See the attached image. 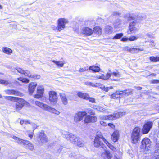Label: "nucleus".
Listing matches in <instances>:
<instances>
[{
  "mask_svg": "<svg viewBox=\"0 0 159 159\" xmlns=\"http://www.w3.org/2000/svg\"><path fill=\"white\" fill-rule=\"evenodd\" d=\"M62 135L67 140L78 146L81 147L84 145V142L81 138L72 133L64 131L62 132Z\"/></svg>",
  "mask_w": 159,
  "mask_h": 159,
  "instance_id": "f257e3e1",
  "label": "nucleus"
},
{
  "mask_svg": "<svg viewBox=\"0 0 159 159\" xmlns=\"http://www.w3.org/2000/svg\"><path fill=\"white\" fill-rule=\"evenodd\" d=\"M105 139L103 137L102 134L100 132H97L96 137H95L94 145L95 147H98L100 146L104 148V146L102 142L104 139Z\"/></svg>",
  "mask_w": 159,
  "mask_h": 159,
  "instance_id": "f03ea898",
  "label": "nucleus"
},
{
  "mask_svg": "<svg viewBox=\"0 0 159 159\" xmlns=\"http://www.w3.org/2000/svg\"><path fill=\"white\" fill-rule=\"evenodd\" d=\"M140 129L136 127L134 129L131 135V139L133 143H136L140 139Z\"/></svg>",
  "mask_w": 159,
  "mask_h": 159,
  "instance_id": "7ed1b4c3",
  "label": "nucleus"
},
{
  "mask_svg": "<svg viewBox=\"0 0 159 159\" xmlns=\"http://www.w3.org/2000/svg\"><path fill=\"white\" fill-rule=\"evenodd\" d=\"M85 84L86 85L92 87H99L101 89L106 92H108L110 89H113L112 86L106 87L99 83H93L89 81L85 82Z\"/></svg>",
  "mask_w": 159,
  "mask_h": 159,
  "instance_id": "20e7f679",
  "label": "nucleus"
},
{
  "mask_svg": "<svg viewBox=\"0 0 159 159\" xmlns=\"http://www.w3.org/2000/svg\"><path fill=\"white\" fill-rule=\"evenodd\" d=\"M139 26V23L137 21H134L130 23L129 25L128 33L130 34L135 33L138 31Z\"/></svg>",
  "mask_w": 159,
  "mask_h": 159,
  "instance_id": "39448f33",
  "label": "nucleus"
},
{
  "mask_svg": "<svg viewBox=\"0 0 159 159\" xmlns=\"http://www.w3.org/2000/svg\"><path fill=\"white\" fill-rule=\"evenodd\" d=\"M49 100L51 104L55 105L57 103L58 97L57 93L54 91H50L49 92Z\"/></svg>",
  "mask_w": 159,
  "mask_h": 159,
  "instance_id": "423d86ee",
  "label": "nucleus"
},
{
  "mask_svg": "<svg viewBox=\"0 0 159 159\" xmlns=\"http://www.w3.org/2000/svg\"><path fill=\"white\" fill-rule=\"evenodd\" d=\"M87 113L85 112H79L76 113L74 116V120L78 122L82 120L84 117L86 115Z\"/></svg>",
  "mask_w": 159,
  "mask_h": 159,
  "instance_id": "0eeeda50",
  "label": "nucleus"
},
{
  "mask_svg": "<svg viewBox=\"0 0 159 159\" xmlns=\"http://www.w3.org/2000/svg\"><path fill=\"white\" fill-rule=\"evenodd\" d=\"M15 105V109L17 111L21 110L25 104L26 102L23 99L18 98Z\"/></svg>",
  "mask_w": 159,
  "mask_h": 159,
  "instance_id": "6e6552de",
  "label": "nucleus"
},
{
  "mask_svg": "<svg viewBox=\"0 0 159 159\" xmlns=\"http://www.w3.org/2000/svg\"><path fill=\"white\" fill-rule=\"evenodd\" d=\"M153 123L152 122L148 121L146 122L144 125L142 129L143 134H146L149 132L152 128Z\"/></svg>",
  "mask_w": 159,
  "mask_h": 159,
  "instance_id": "1a4fd4ad",
  "label": "nucleus"
},
{
  "mask_svg": "<svg viewBox=\"0 0 159 159\" xmlns=\"http://www.w3.org/2000/svg\"><path fill=\"white\" fill-rule=\"evenodd\" d=\"M67 20L64 18L59 19L58 20V29L61 31L64 29L65 27V25L68 23Z\"/></svg>",
  "mask_w": 159,
  "mask_h": 159,
  "instance_id": "9d476101",
  "label": "nucleus"
},
{
  "mask_svg": "<svg viewBox=\"0 0 159 159\" xmlns=\"http://www.w3.org/2000/svg\"><path fill=\"white\" fill-rule=\"evenodd\" d=\"M150 145L151 141L149 139L145 138L142 140L141 146L142 148H146L147 149H148Z\"/></svg>",
  "mask_w": 159,
  "mask_h": 159,
  "instance_id": "9b49d317",
  "label": "nucleus"
},
{
  "mask_svg": "<svg viewBox=\"0 0 159 159\" xmlns=\"http://www.w3.org/2000/svg\"><path fill=\"white\" fill-rule=\"evenodd\" d=\"M39 140L38 141L39 143L40 144L42 145L46 143L48 141V139L46 135L44 134V132L43 131L39 133Z\"/></svg>",
  "mask_w": 159,
  "mask_h": 159,
  "instance_id": "f8f14e48",
  "label": "nucleus"
},
{
  "mask_svg": "<svg viewBox=\"0 0 159 159\" xmlns=\"http://www.w3.org/2000/svg\"><path fill=\"white\" fill-rule=\"evenodd\" d=\"M93 33L92 30L87 27H84L81 30V33L85 36H89L91 35Z\"/></svg>",
  "mask_w": 159,
  "mask_h": 159,
  "instance_id": "ddd939ff",
  "label": "nucleus"
},
{
  "mask_svg": "<svg viewBox=\"0 0 159 159\" xmlns=\"http://www.w3.org/2000/svg\"><path fill=\"white\" fill-rule=\"evenodd\" d=\"M37 84L35 82H32L29 84L28 90L29 94L32 95L34 92Z\"/></svg>",
  "mask_w": 159,
  "mask_h": 159,
  "instance_id": "4468645a",
  "label": "nucleus"
},
{
  "mask_svg": "<svg viewBox=\"0 0 159 159\" xmlns=\"http://www.w3.org/2000/svg\"><path fill=\"white\" fill-rule=\"evenodd\" d=\"M35 103L36 105L43 110L45 111L48 110V109L49 108V105L39 101H36L35 102Z\"/></svg>",
  "mask_w": 159,
  "mask_h": 159,
  "instance_id": "2eb2a0df",
  "label": "nucleus"
},
{
  "mask_svg": "<svg viewBox=\"0 0 159 159\" xmlns=\"http://www.w3.org/2000/svg\"><path fill=\"white\" fill-rule=\"evenodd\" d=\"M4 92L6 94L8 95H14L19 96H21L22 95V93L20 92L14 90H6Z\"/></svg>",
  "mask_w": 159,
  "mask_h": 159,
  "instance_id": "dca6fc26",
  "label": "nucleus"
},
{
  "mask_svg": "<svg viewBox=\"0 0 159 159\" xmlns=\"http://www.w3.org/2000/svg\"><path fill=\"white\" fill-rule=\"evenodd\" d=\"M119 137V132L117 130L115 131L111 136V139L113 142H116L118 141Z\"/></svg>",
  "mask_w": 159,
  "mask_h": 159,
  "instance_id": "f3484780",
  "label": "nucleus"
},
{
  "mask_svg": "<svg viewBox=\"0 0 159 159\" xmlns=\"http://www.w3.org/2000/svg\"><path fill=\"white\" fill-rule=\"evenodd\" d=\"M101 157L104 159H111L112 157V155L109 151L105 150L102 153Z\"/></svg>",
  "mask_w": 159,
  "mask_h": 159,
  "instance_id": "a211bd4d",
  "label": "nucleus"
},
{
  "mask_svg": "<svg viewBox=\"0 0 159 159\" xmlns=\"http://www.w3.org/2000/svg\"><path fill=\"white\" fill-rule=\"evenodd\" d=\"M126 114V113L125 112H119L116 113L115 114H113V115H111L110 116L112 117L113 118L112 120H114L115 119L118 118L122 117L123 116L125 115Z\"/></svg>",
  "mask_w": 159,
  "mask_h": 159,
  "instance_id": "6ab92c4d",
  "label": "nucleus"
},
{
  "mask_svg": "<svg viewBox=\"0 0 159 159\" xmlns=\"http://www.w3.org/2000/svg\"><path fill=\"white\" fill-rule=\"evenodd\" d=\"M92 107L94 109H96L100 112L107 113L108 111L106 109L100 106L93 105Z\"/></svg>",
  "mask_w": 159,
  "mask_h": 159,
  "instance_id": "aec40b11",
  "label": "nucleus"
},
{
  "mask_svg": "<svg viewBox=\"0 0 159 159\" xmlns=\"http://www.w3.org/2000/svg\"><path fill=\"white\" fill-rule=\"evenodd\" d=\"M60 95L63 104L66 105L68 103V100L64 93H60Z\"/></svg>",
  "mask_w": 159,
  "mask_h": 159,
  "instance_id": "412c9836",
  "label": "nucleus"
},
{
  "mask_svg": "<svg viewBox=\"0 0 159 159\" xmlns=\"http://www.w3.org/2000/svg\"><path fill=\"white\" fill-rule=\"evenodd\" d=\"M24 147L26 148L29 149L30 150H33L34 148V147L33 144L29 141H27L25 143Z\"/></svg>",
  "mask_w": 159,
  "mask_h": 159,
  "instance_id": "4be33fe9",
  "label": "nucleus"
},
{
  "mask_svg": "<svg viewBox=\"0 0 159 159\" xmlns=\"http://www.w3.org/2000/svg\"><path fill=\"white\" fill-rule=\"evenodd\" d=\"M12 138L18 143L23 145L24 146L25 144V143L27 141V140H23L15 136H13Z\"/></svg>",
  "mask_w": 159,
  "mask_h": 159,
  "instance_id": "5701e85b",
  "label": "nucleus"
},
{
  "mask_svg": "<svg viewBox=\"0 0 159 159\" xmlns=\"http://www.w3.org/2000/svg\"><path fill=\"white\" fill-rule=\"evenodd\" d=\"M122 23V21L120 19H117L113 23V25L115 29L120 28Z\"/></svg>",
  "mask_w": 159,
  "mask_h": 159,
  "instance_id": "b1692460",
  "label": "nucleus"
},
{
  "mask_svg": "<svg viewBox=\"0 0 159 159\" xmlns=\"http://www.w3.org/2000/svg\"><path fill=\"white\" fill-rule=\"evenodd\" d=\"M113 28L112 27L107 25L104 29V32L106 34H111L113 32Z\"/></svg>",
  "mask_w": 159,
  "mask_h": 159,
  "instance_id": "393cba45",
  "label": "nucleus"
},
{
  "mask_svg": "<svg viewBox=\"0 0 159 159\" xmlns=\"http://www.w3.org/2000/svg\"><path fill=\"white\" fill-rule=\"evenodd\" d=\"M52 62L55 63L57 67H62L63 66L64 64L65 63L63 61H56L54 60L51 61Z\"/></svg>",
  "mask_w": 159,
  "mask_h": 159,
  "instance_id": "a878e982",
  "label": "nucleus"
},
{
  "mask_svg": "<svg viewBox=\"0 0 159 159\" xmlns=\"http://www.w3.org/2000/svg\"><path fill=\"white\" fill-rule=\"evenodd\" d=\"M77 95L80 98L85 100H87V98L89 97L88 94L80 92H78Z\"/></svg>",
  "mask_w": 159,
  "mask_h": 159,
  "instance_id": "bb28decb",
  "label": "nucleus"
},
{
  "mask_svg": "<svg viewBox=\"0 0 159 159\" xmlns=\"http://www.w3.org/2000/svg\"><path fill=\"white\" fill-rule=\"evenodd\" d=\"M123 92L121 91H116L115 93L111 95V98L115 99L117 98H120V96H122V93Z\"/></svg>",
  "mask_w": 159,
  "mask_h": 159,
  "instance_id": "cd10ccee",
  "label": "nucleus"
},
{
  "mask_svg": "<svg viewBox=\"0 0 159 159\" xmlns=\"http://www.w3.org/2000/svg\"><path fill=\"white\" fill-rule=\"evenodd\" d=\"M44 91V89L37 90V94L34 95V97L37 98H40L43 96Z\"/></svg>",
  "mask_w": 159,
  "mask_h": 159,
  "instance_id": "c85d7f7f",
  "label": "nucleus"
},
{
  "mask_svg": "<svg viewBox=\"0 0 159 159\" xmlns=\"http://www.w3.org/2000/svg\"><path fill=\"white\" fill-rule=\"evenodd\" d=\"M2 51L4 53L8 55H10L12 53V50L11 49L6 47H3Z\"/></svg>",
  "mask_w": 159,
  "mask_h": 159,
  "instance_id": "c756f323",
  "label": "nucleus"
},
{
  "mask_svg": "<svg viewBox=\"0 0 159 159\" xmlns=\"http://www.w3.org/2000/svg\"><path fill=\"white\" fill-rule=\"evenodd\" d=\"M0 84L5 85H8L11 86L12 85V83L9 80H5L0 79Z\"/></svg>",
  "mask_w": 159,
  "mask_h": 159,
  "instance_id": "7c9ffc66",
  "label": "nucleus"
},
{
  "mask_svg": "<svg viewBox=\"0 0 159 159\" xmlns=\"http://www.w3.org/2000/svg\"><path fill=\"white\" fill-rule=\"evenodd\" d=\"M93 31V33L97 34H101L102 33V30L101 28L99 27H94Z\"/></svg>",
  "mask_w": 159,
  "mask_h": 159,
  "instance_id": "2f4dec72",
  "label": "nucleus"
},
{
  "mask_svg": "<svg viewBox=\"0 0 159 159\" xmlns=\"http://www.w3.org/2000/svg\"><path fill=\"white\" fill-rule=\"evenodd\" d=\"M49 108L48 110H47L46 111H49L52 113L55 114L57 115H59L60 113V112L58 111L53 108L51 107L50 106H49Z\"/></svg>",
  "mask_w": 159,
  "mask_h": 159,
  "instance_id": "473e14b6",
  "label": "nucleus"
},
{
  "mask_svg": "<svg viewBox=\"0 0 159 159\" xmlns=\"http://www.w3.org/2000/svg\"><path fill=\"white\" fill-rule=\"evenodd\" d=\"M89 69L94 72H98L100 70L99 67L95 66H91L89 67Z\"/></svg>",
  "mask_w": 159,
  "mask_h": 159,
  "instance_id": "72a5a7b5",
  "label": "nucleus"
},
{
  "mask_svg": "<svg viewBox=\"0 0 159 159\" xmlns=\"http://www.w3.org/2000/svg\"><path fill=\"white\" fill-rule=\"evenodd\" d=\"M104 142L107 145V146L110 148L114 151H116V148L109 142H108L106 139H104Z\"/></svg>",
  "mask_w": 159,
  "mask_h": 159,
  "instance_id": "f704fd0d",
  "label": "nucleus"
},
{
  "mask_svg": "<svg viewBox=\"0 0 159 159\" xmlns=\"http://www.w3.org/2000/svg\"><path fill=\"white\" fill-rule=\"evenodd\" d=\"M121 91L123 92L122 93V96L125 95V96H128L132 93V90L129 89H127L124 91Z\"/></svg>",
  "mask_w": 159,
  "mask_h": 159,
  "instance_id": "c9c22d12",
  "label": "nucleus"
},
{
  "mask_svg": "<svg viewBox=\"0 0 159 159\" xmlns=\"http://www.w3.org/2000/svg\"><path fill=\"white\" fill-rule=\"evenodd\" d=\"M100 119L101 120H112L113 118L110 115L108 116H100Z\"/></svg>",
  "mask_w": 159,
  "mask_h": 159,
  "instance_id": "e433bc0d",
  "label": "nucleus"
},
{
  "mask_svg": "<svg viewBox=\"0 0 159 159\" xmlns=\"http://www.w3.org/2000/svg\"><path fill=\"white\" fill-rule=\"evenodd\" d=\"M18 80L21 81L22 82L25 84L28 83L29 82V80L26 78L23 77H19L17 78Z\"/></svg>",
  "mask_w": 159,
  "mask_h": 159,
  "instance_id": "4c0bfd02",
  "label": "nucleus"
},
{
  "mask_svg": "<svg viewBox=\"0 0 159 159\" xmlns=\"http://www.w3.org/2000/svg\"><path fill=\"white\" fill-rule=\"evenodd\" d=\"M5 98L7 100H9L11 101H15L18 99V98L12 96H4Z\"/></svg>",
  "mask_w": 159,
  "mask_h": 159,
  "instance_id": "58836bf2",
  "label": "nucleus"
},
{
  "mask_svg": "<svg viewBox=\"0 0 159 159\" xmlns=\"http://www.w3.org/2000/svg\"><path fill=\"white\" fill-rule=\"evenodd\" d=\"M143 48H132V50H131V53H138L139 51H143Z\"/></svg>",
  "mask_w": 159,
  "mask_h": 159,
  "instance_id": "ea45409f",
  "label": "nucleus"
},
{
  "mask_svg": "<svg viewBox=\"0 0 159 159\" xmlns=\"http://www.w3.org/2000/svg\"><path fill=\"white\" fill-rule=\"evenodd\" d=\"M149 59L152 61L154 62L159 61V57L152 56L150 57Z\"/></svg>",
  "mask_w": 159,
  "mask_h": 159,
  "instance_id": "a19ab883",
  "label": "nucleus"
},
{
  "mask_svg": "<svg viewBox=\"0 0 159 159\" xmlns=\"http://www.w3.org/2000/svg\"><path fill=\"white\" fill-rule=\"evenodd\" d=\"M124 18L127 19V20L129 21L133 19V17L129 13H127L126 14Z\"/></svg>",
  "mask_w": 159,
  "mask_h": 159,
  "instance_id": "79ce46f5",
  "label": "nucleus"
},
{
  "mask_svg": "<svg viewBox=\"0 0 159 159\" xmlns=\"http://www.w3.org/2000/svg\"><path fill=\"white\" fill-rule=\"evenodd\" d=\"M84 121L85 123H89L91 122V116L90 115H88L86 116L84 120Z\"/></svg>",
  "mask_w": 159,
  "mask_h": 159,
  "instance_id": "37998d69",
  "label": "nucleus"
},
{
  "mask_svg": "<svg viewBox=\"0 0 159 159\" xmlns=\"http://www.w3.org/2000/svg\"><path fill=\"white\" fill-rule=\"evenodd\" d=\"M123 34L122 33L117 34L112 39H119L123 36Z\"/></svg>",
  "mask_w": 159,
  "mask_h": 159,
  "instance_id": "c03bdc74",
  "label": "nucleus"
},
{
  "mask_svg": "<svg viewBox=\"0 0 159 159\" xmlns=\"http://www.w3.org/2000/svg\"><path fill=\"white\" fill-rule=\"evenodd\" d=\"M121 15V14L120 13L117 12H114L112 14L110 18L111 19L113 17H117Z\"/></svg>",
  "mask_w": 159,
  "mask_h": 159,
  "instance_id": "a18cd8bd",
  "label": "nucleus"
},
{
  "mask_svg": "<svg viewBox=\"0 0 159 159\" xmlns=\"http://www.w3.org/2000/svg\"><path fill=\"white\" fill-rule=\"evenodd\" d=\"M23 74L26 76L28 77L29 78H31L32 75L30 72L28 70L24 71Z\"/></svg>",
  "mask_w": 159,
  "mask_h": 159,
  "instance_id": "49530a36",
  "label": "nucleus"
},
{
  "mask_svg": "<svg viewBox=\"0 0 159 159\" xmlns=\"http://www.w3.org/2000/svg\"><path fill=\"white\" fill-rule=\"evenodd\" d=\"M86 111L89 114L92 115H94L95 113L94 111L91 108H88L86 109Z\"/></svg>",
  "mask_w": 159,
  "mask_h": 159,
  "instance_id": "de8ad7c7",
  "label": "nucleus"
},
{
  "mask_svg": "<svg viewBox=\"0 0 159 159\" xmlns=\"http://www.w3.org/2000/svg\"><path fill=\"white\" fill-rule=\"evenodd\" d=\"M20 123L21 125H22L23 124L27 125L28 124H30L31 123L30 122V121L29 120H20Z\"/></svg>",
  "mask_w": 159,
  "mask_h": 159,
  "instance_id": "09e8293b",
  "label": "nucleus"
},
{
  "mask_svg": "<svg viewBox=\"0 0 159 159\" xmlns=\"http://www.w3.org/2000/svg\"><path fill=\"white\" fill-rule=\"evenodd\" d=\"M41 76L40 75L37 74H32L31 78L33 79H39L40 78Z\"/></svg>",
  "mask_w": 159,
  "mask_h": 159,
  "instance_id": "8fccbe9b",
  "label": "nucleus"
},
{
  "mask_svg": "<svg viewBox=\"0 0 159 159\" xmlns=\"http://www.w3.org/2000/svg\"><path fill=\"white\" fill-rule=\"evenodd\" d=\"M15 69L17 70L18 72L23 74L25 70L22 69L21 68L19 67H16L15 68Z\"/></svg>",
  "mask_w": 159,
  "mask_h": 159,
  "instance_id": "3c124183",
  "label": "nucleus"
},
{
  "mask_svg": "<svg viewBox=\"0 0 159 159\" xmlns=\"http://www.w3.org/2000/svg\"><path fill=\"white\" fill-rule=\"evenodd\" d=\"M97 120V117L96 116H91V122H95Z\"/></svg>",
  "mask_w": 159,
  "mask_h": 159,
  "instance_id": "603ef678",
  "label": "nucleus"
},
{
  "mask_svg": "<svg viewBox=\"0 0 159 159\" xmlns=\"http://www.w3.org/2000/svg\"><path fill=\"white\" fill-rule=\"evenodd\" d=\"M87 98L86 100H89L90 102L93 103L95 102V100L94 98L90 97L89 95V97Z\"/></svg>",
  "mask_w": 159,
  "mask_h": 159,
  "instance_id": "864d4df0",
  "label": "nucleus"
},
{
  "mask_svg": "<svg viewBox=\"0 0 159 159\" xmlns=\"http://www.w3.org/2000/svg\"><path fill=\"white\" fill-rule=\"evenodd\" d=\"M111 74V76H114L115 77H119L120 76L119 72H113Z\"/></svg>",
  "mask_w": 159,
  "mask_h": 159,
  "instance_id": "5fc2aeb1",
  "label": "nucleus"
},
{
  "mask_svg": "<svg viewBox=\"0 0 159 159\" xmlns=\"http://www.w3.org/2000/svg\"><path fill=\"white\" fill-rule=\"evenodd\" d=\"M146 35L148 37H149L151 38L154 39V38H155V37L153 35L152 33L151 32H149V33H147Z\"/></svg>",
  "mask_w": 159,
  "mask_h": 159,
  "instance_id": "6e6d98bb",
  "label": "nucleus"
},
{
  "mask_svg": "<svg viewBox=\"0 0 159 159\" xmlns=\"http://www.w3.org/2000/svg\"><path fill=\"white\" fill-rule=\"evenodd\" d=\"M58 26L57 25V26H55L53 25H52L51 26V28L52 29L54 30H57L58 31H61L60 29L58 28Z\"/></svg>",
  "mask_w": 159,
  "mask_h": 159,
  "instance_id": "4d7b16f0",
  "label": "nucleus"
},
{
  "mask_svg": "<svg viewBox=\"0 0 159 159\" xmlns=\"http://www.w3.org/2000/svg\"><path fill=\"white\" fill-rule=\"evenodd\" d=\"M30 122L31 123L30 124L32 126V127L33 128V131H34V130L36 128L38 127V126H37L35 124V123H32V122H31L30 121Z\"/></svg>",
  "mask_w": 159,
  "mask_h": 159,
  "instance_id": "13d9d810",
  "label": "nucleus"
},
{
  "mask_svg": "<svg viewBox=\"0 0 159 159\" xmlns=\"http://www.w3.org/2000/svg\"><path fill=\"white\" fill-rule=\"evenodd\" d=\"M129 40L131 41H133L136 40L137 39V38L135 36H132L129 38Z\"/></svg>",
  "mask_w": 159,
  "mask_h": 159,
  "instance_id": "bf43d9fd",
  "label": "nucleus"
},
{
  "mask_svg": "<svg viewBox=\"0 0 159 159\" xmlns=\"http://www.w3.org/2000/svg\"><path fill=\"white\" fill-rule=\"evenodd\" d=\"M132 48H130L128 47H125L124 48V49L126 51H128L131 53V50H132Z\"/></svg>",
  "mask_w": 159,
  "mask_h": 159,
  "instance_id": "052dcab7",
  "label": "nucleus"
},
{
  "mask_svg": "<svg viewBox=\"0 0 159 159\" xmlns=\"http://www.w3.org/2000/svg\"><path fill=\"white\" fill-rule=\"evenodd\" d=\"M97 78L98 79H103L104 80H105L106 79L105 78V76L104 75H102L100 76H98Z\"/></svg>",
  "mask_w": 159,
  "mask_h": 159,
  "instance_id": "680f3d73",
  "label": "nucleus"
},
{
  "mask_svg": "<svg viewBox=\"0 0 159 159\" xmlns=\"http://www.w3.org/2000/svg\"><path fill=\"white\" fill-rule=\"evenodd\" d=\"M40 89H44L43 86L42 85H38L37 88V90H40Z\"/></svg>",
  "mask_w": 159,
  "mask_h": 159,
  "instance_id": "e2e57ef3",
  "label": "nucleus"
},
{
  "mask_svg": "<svg viewBox=\"0 0 159 159\" xmlns=\"http://www.w3.org/2000/svg\"><path fill=\"white\" fill-rule=\"evenodd\" d=\"M111 74H110V73H107L106 75V76H105V78H106V80H107V79H108L110 77H111Z\"/></svg>",
  "mask_w": 159,
  "mask_h": 159,
  "instance_id": "0e129e2a",
  "label": "nucleus"
},
{
  "mask_svg": "<svg viewBox=\"0 0 159 159\" xmlns=\"http://www.w3.org/2000/svg\"><path fill=\"white\" fill-rule=\"evenodd\" d=\"M100 123L101 125L104 126H106L107 125V123L103 121H100Z\"/></svg>",
  "mask_w": 159,
  "mask_h": 159,
  "instance_id": "69168bd1",
  "label": "nucleus"
},
{
  "mask_svg": "<svg viewBox=\"0 0 159 159\" xmlns=\"http://www.w3.org/2000/svg\"><path fill=\"white\" fill-rule=\"evenodd\" d=\"M87 70V69H86L85 68H80L79 70V71L80 72H83Z\"/></svg>",
  "mask_w": 159,
  "mask_h": 159,
  "instance_id": "338daca9",
  "label": "nucleus"
},
{
  "mask_svg": "<svg viewBox=\"0 0 159 159\" xmlns=\"http://www.w3.org/2000/svg\"><path fill=\"white\" fill-rule=\"evenodd\" d=\"M152 83L153 84H156L159 83V80H154L151 81Z\"/></svg>",
  "mask_w": 159,
  "mask_h": 159,
  "instance_id": "774afa93",
  "label": "nucleus"
}]
</instances>
